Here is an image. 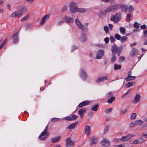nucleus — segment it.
Here are the masks:
<instances>
[{"label": "nucleus", "instance_id": "nucleus-63", "mask_svg": "<svg viewBox=\"0 0 147 147\" xmlns=\"http://www.w3.org/2000/svg\"><path fill=\"white\" fill-rule=\"evenodd\" d=\"M7 39L6 38L4 40H3L2 43H1L3 45H5V44H6L7 41Z\"/></svg>", "mask_w": 147, "mask_h": 147}, {"label": "nucleus", "instance_id": "nucleus-52", "mask_svg": "<svg viewBox=\"0 0 147 147\" xmlns=\"http://www.w3.org/2000/svg\"><path fill=\"white\" fill-rule=\"evenodd\" d=\"M67 7L66 6H64L62 8V10L61 11V12H65L67 9Z\"/></svg>", "mask_w": 147, "mask_h": 147}, {"label": "nucleus", "instance_id": "nucleus-48", "mask_svg": "<svg viewBox=\"0 0 147 147\" xmlns=\"http://www.w3.org/2000/svg\"><path fill=\"white\" fill-rule=\"evenodd\" d=\"M104 29L106 33H107L109 32V28L107 26H105L104 27Z\"/></svg>", "mask_w": 147, "mask_h": 147}, {"label": "nucleus", "instance_id": "nucleus-53", "mask_svg": "<svg viewBox=\"0 0 147 147\" xmlns=\"http://www.w3.org/2000/svg\"><path fill=\"white\" fill-rule=\"evenodd\" d=\"M129 9L130 12L134 11L135 9L131 5H130L129 7Z\"/></svg>", "mask_w": 147, "mask_h": 147}, {"label": "nucleus", "instance_id": "nucleus-45", "mask_svg": "<svg viewBox=\"0 0 147 147\" xmlns=\"http://www.w3.org/2000/svg\"><path fill=\"white\" fill-rule=\"evenodd\" d=\"M134 27L136 28H138L140 26V24L136 22H135L134 24Z\"/></svg>", "mask_w": 147, "mask_h": 147}, {"label": "nucleus", "instance_id": "nucleus-54", "mask_svg": "<svg viewBox=\"0 0 147 147\" xmlns=\"http://www.w3.org/2000/svg\"><path fill=\"white\" fill-rule=\"evenodd\" d=\"M120 140H119L118 138H115L113 139V142L114 143H116V142L117 143V142H119Z\"/></svg>", "mask_w": 147, "mask_h": 147}, {"label": "nucleus", "instance_id": "nucleus-22", "mask_svg": "<svg viewBox=\"0 0 147 147\" xmlns=\"http://www.w3.org/2000/svg\"><path fill=\"white\" fill-rule=\"evenodd\" d=\"M120 8L123 12H126L127 11L126 9L128 8L127 6L124 5H120Z\"/></svg>", "mask_w": 147, "mask_h": 147}, {"label": "nucleus", "instance_id": "nucleus-37", "mask_svg": "<svg viewBox=\"0 0 147 147\" xmlns=\"http://www.w3.org/2000/svg\"><path fill=\"white\" fill-rule=\"evenodd\" d=\"M30 16V14H28L26 15L25 17H23L21 20V21L22 22H23L25 20H27L29 17Z\"/></svg>", "mask_w": 147, "mask_h": 147}, {"label": "nucleus", "instance_id": "nucleus-3", "mask_svg": "<svg viewBox=\"0 0 147 147\" xmlns=\"http://www.w3.org/2000/svg\"><path fill=\"white\" fill-rule=\"evenodd\" d=\"M80 76L82 79L85 80L87 78V75L85 71L83 69H81L80 70Z\"/></svg>", "mask_w": 147, "mask_h": 147}, {"label": "nucleus", "instance_id": "nucleus-44", "mask_svg": "<svg viewBox=\"0 0 147 147\" xmlns=\"http://www.w3.org/2000/svg\"><path fill=\"white\" fill-rule=\"evenodd\" d=\"M115 38L118 40H120L121 36L118 34H116L115 35Z\"/></svg>", "mask_w": 147, "mask_h": 147}, {"label": "nucleus", "instance_id": "nucleus-6", "mask_svg": "<svg viewBox=\"0 0 147 147\" xmlns=\"http://www.w3.org/2000/svg\"><path fill=\"white\" fill-rule=\"evenodd\" d=\"M66 145L68 147L73 146L74 144V142L72 141L70 138L67 139L66 140Z\"/></svg>", "mask_w": 147, "mask_h": 147}, {"label": "nucleus", "instance_id": "nucleus-33", "mask_svg": "<svg viewBox=\"0 0 147 147\" xmlns=\"http://www.w3.org/2000/svg\"><path fill=\"white\" fill-rule=\"evenodd\" d=\"M115 99V96H111V98H109L107 100V102L109 104L111 103L112 102L114 101Z\"/></svg>", "mask_w": 147, "mask_h": 147}, {"label": "nucleus", "instance_id": "nucleus-41", "mask_svg": "<svg viewBox=\"0 0 147 147\" xmlns=\"http://www.w3.org/2000/svg\"><path fill=\"white\" fill-rule=\"evenodd\" d=\"M86 11V9H85L83 8V9H80L78 8V12L80 13H84Z\"/></svg>", "mask_w": 147, "mask_h": 147}, {"label": "nucleus", "instance_id": "nucleus-25", "mask_svg": "<svg viewBox=\"0 0 147 147\" xmlns=\"http://www.w3.org/2000/svg\"><path fill=\"white\" fill-rule=\"evenodd\" d=\"M78 8L77 7L70 8V11L71 13H74L78 11Z\"/></svg>", "mask_w": 147, "mask_h": 147}, {"label": "nucleus", "instance_id": "nucleus-40", "mask_svg": "<svg viewBox=\"0 0 147 147\" xmlns=\"http://www.w3.org/2000/svg\"><path fill=\"white\" fill-rule=\"evenodd\" d=\"M127 36H124L121 37L120 39L121 42H124L127 40Z\"/></svg>", "mask_w": 147, "mask_h": 147}, {"label": "nucleus", "instance_id": "nucleus-56", "mask_svg": "<svg viewBox=\"0 0 147 147\" xmlns=\"http://www.w3.org/2000/svg\"><path fill=\"white\" fill-rule=\"evenodd\" d=\"M146 26L145 24L142 25L140 26V28L141 29H146Z\"/></svg>", "mask_w": 147, "mask_h": 147}, {"label": "nucleus", "instance_id": "nucleus-26", "mask_svg": "<svg viewBox=\"0 0 147 147\" xmlns=\"http://www.w3.org/2000/svg\"><path fill=\"white\" fill-rule=\"evenodd\" d=\"M112 10H116L120 8V4H115L111 5Z\"/></svg>", "mask_w": 147, "mask_h": 147}, {"label": "nucleus", "instance_id": "nucleus-50", "mask_svg": "<svg viewBox=\"0 0 147 147\" xmlns=\"http://www.w3.org/2000/svg\"><path fill=\"white\" fill-rule=\"evenodd\" d=\"M109 126H106L104 130V134H105L109 130Z\"/></svg>", "mask_w": 147, "mask_h": 147}, {"label": "nucleus", "instance_id": "nucleus-49", "mask_svg": "<svg viewBox=\"0 0 147 147\" xmlns=\"http://www.w3.org/2000/svg\"><path fill=\"white\" fill-rule=\"evenodd\" d=\"M136 114L135 113H133L132 115H131V118L132 119H134L136 118Z\"/></svg>", "mask_w": 147, "mask_h": 147}, {"label": "nucleus", "instance_id": "nucleus-4", "mask_svg": "<svg viewBox=\"0 0 147 147\" xmlns=\"http://www.w3.org/2000/svg\"><path fill=\"white\" fill-rule=\"evenodd\" d=\"M101 144L103 146L107 147L110 145V143L109 140L106 138L104 139L101 142Z\"/></svg>", "mask_w": 147, "mask_h": 147}, {"label": "nucleus", "instance_id": "nucleus-12", "mask_svg": "<svg viewBox=\"0 0 147 147\" xmlns=\"http://www.w3.org/2000/svg\"><path fill=\"white\" fill-rule=\"evenodd\" d=\"M131 136V134L127 135L126 136H123L120 139V140L122 141L125 142L128 140Z\"/></svg>", "mask_w": 147, "mask_h": 147}, {"label": "nucleus", "instance_id": "nucleus-21", "mask_svg": "<svg viewBox=\"0 0 147 147\" xmlns=\"http://www.w3.org/2000/svg\"><path fill=\"white\" fill-rule=\"evenodd\" d=\"M85 133L88 134V135L90 134L91 131L90 130V127L88 125H86L85 127Z\"/></svg>", "mask_w": 147, "mask_h": 147}, {"label": "nucleus", "instance_id": "nucleus-57", "mask_svg": "<svg viewBox=\"0 0 147 147\" xmlns=\"http://www.w3.org/2000/svg\"><path fill=\"white\" fill-rule=\"evenodd\" d=\"M125 60L124 57L122 56L119 57V60L120 61H123Z\"/></svg>", "mask_w": 147, "mask_h": 147}, {"label": "nucleus", "instance_id": "nucleus-23", "mask_svg": "<svg viewBox=\"0 0 147 147\" xmlns=\"http://www.w3.org/2000/svg\"><path fill=\"white\" fill-rule=\"evenodd\" d=\"M78 123V121H77L76 122L72 123L69 126L67 127V128L68 129H71L74 128L77 124Z\"/></svg>", "mask_w": 147, "mask_h": 147}, {"label": "nucleus", "instance_id": "nucleus-34", "mask_svg": "<svg viewBox=\"0 0 147 147\" xmlns=\"http://www.w3.org/2000/svg\"><path fill=\"white\" fill-rule=\"evenodd\" d=\"M112 57L111 59V62L113 63L114 62L116 59V57L115 56V54L113 53L112 54Z\"/></svg>", "mask_w": 147, "mask_h": 147}, {"label": "nucleus", "instance_id": "nucleus-55", "mask_svg": "<svg viewBox=\"0 0 147 147\" xmlns=\"http://www.w3.org/2000/svg\"><path fill=\"white\" fill-rule=\"evenodd\" d=\"M59 119L58 118H54L51 119V122H54L58 121Z\"/></svg>", "mask_w": 147, "mask_h": 147}, {"label": "nucleus", "instance_id": "nucleus-27", "mask_svg": "<svg viewBox=\"0 0 147 147\" xmlns=\"http://www.w3.org/2000/svg\"><path fill=\"white\" fill-rule=\"evenodd\" d=\"M136 77L135 76H128L125 79V80L127 81L134 80Z\"/></svg>", "mask_w": 147, "mask_h": 147}, {"label": "nucleus", "instance_id": "nucleus-10", "mask_svg": "<svg viewBox=\"0 0 147 147\" xmlns=\"http://www.w3.org/2000/svg\"><path fill=\"white\" fill-rule=\"evenodd\" d=\"M19 13L18 11H16L13 12V13L11 14V16L13 17H19L22 15L21 13Z\"/></svg>", "mask_w": 147, "mask_h": 147}, {"label": "nucleus", "instance_id": "nucleus-15", "mask_svg": "<svg viewBox=\"0 0 147 147\" xmlns=\"http://www.w3.org/2000/svg\"><path fill=\"white\" fill-rule=\"evenodd\" d=\"M79 39L83 42L86 41L87 39V37L86 34L84 32H82V35L80 37Z\"/></svg>", "mask_w": 147, "mask_h": 147}, {"label": "nucleus", "instance_id": "nucleus-38", "mask_svg": "<svg viewBox=\"0 0 147 147\" xmlns=\"http://www.w3.org/2000/svg\"><path fill=\"white\" fill-rule=\"evenodd\" d=\"M135 123V125H141L143 124V122L141 120H138L136 121Z\"/></svg>", "mask_w": 147, "mask_h": 147}, {"label": "nucleus", "instance_id": "nucleus-19", "mask_svg": "<svg viewBox=\"0 0 147 147\" xmlns=\"http://www.w3.org/2000/svg\"><path fill=\"white\" fill-rule=\"evenodd\" d=\"M108 79L107 77L104 76L101 78H98L96 81V82L97 83H99L100 82L104 81Z\"/></svg>", "mask_w": 147, "mask_h": 147}, {"label": "nucleus", "instance_id": "nucleus-39", "mask_svg": "<svg viewBox=\"0 0 147 147\" xmlns=\"http://www.w3.org/2000/svg\"><path fill=\"white\" fill-rule=\"evenodd\" d=\"M33 27V25L31 24H29L25 25V28L26 30H27L29 28H31Z\"/></svg>", "mask_w": 147, "mask_h": 147}, {"label": "nucleus", "instance_id": "nucleus-11", "mask_svg": "<svg viewBox=\"0 0 147 147\" xmlns=\"http://www.w3.org/2000/svg\"><path fill=\"white\" fill-rule=\"evenodd\" d=\"M90 102L88 100L84 101L79 104L78 106L79 108L85 106L89 105Z\"/></svg>", "mask_w": 147, "mask_h": 147}, {"label": "nucleus", "instance_id": "nucleus-1", "mask_svg": "<svg viewBox=\"0 0 147 147\" xmlns=\"http://www.w3.org/2000/svg\"><path fill=\"white\" fill-rule=\"evenodd\" d=\"M121 16L120 12H118L114 16H112L110 20L111 21H114V22H118L121 19Z\"/></svg>", "mask_w": 147, "mask_h": 147}, {"label": "nucleus", "instance_id": "nucleus-18", "mask_svg": "<svg viewBox=\"0 0 147 147\" xmlns=\"http://www.w3.org/2000/svg\"><path fill=\"white\" fill-rule=\"evenodd\" d=\"M13 43H17L18 41V33H16L13 36Z\"/></svg>", "mask_w": 147, "mask_h": 147}, {"label": "nucleus", "instance_id": "nucleus-13", "mask_svg": "<svg viewBox=\"0 0 147 147\" xmlns=\"http://www.w3.org/2000/svg\"><path fill=\"white\" fill-rule=\"evenodd\" d=\"M86 111V109L84 108L81 109L78 112V114L80 115L81 118H82L83 117L84 113H85Z\"/></svg>", "mask_w": 147, "mask_h": 147}, {"label": "nucleus", "instance_id": "nucleus-31", "mask_svg": "<svg viewBox=\"0 0 147 147\" xmlns=\"http://www.w3.org/2000/svg\"><path fill=\"white\" fill-rule=\"evenodd\" d=\"M135 83V82H129L126 84L125 86L127 88H129L134 85Z\"/></svg>", "mask_w": 147, "mask_h": 147}, {"label": "nucleus", "instance_id": "nucleus-64", "mask_svg": "<svg viewBox=\"0 0 147 147\" xmlns=\"http://www.w3.org/2000/svg\"><path fill=\"white\" fill-rule=\"evenodd\" d=\"M109 27L110 30H111L112 29V28H113V25L111 24H109Z\"/></svg>", "mask_w": 147, "mask_h": 147}, {"label": "nucleus", "instance_id": "nucleus-43", "mask_svg": "<svg viewBox=\"0 0 147 147\" xmlns=\"http://www.w3.org/2000/svg\"><path fill=\"white\" fill-rule=\"evenodd\" d=\"M113 110L112 108L107 109L105 110V112L107 114L109 113H110Z\"/></svg>", "mask_w": 147, "mask_h": 147}, {"label": "nucleus", "instance_id": "nucleus-59", "mask_svg": "<svg viewBox=\"0 0 147 147\" xmlns=\"http://www.w3.org/2000/svg\"><path fill=\"white\" fill-rule=\"evenodd\" d=\"M109 38L107 37L104 39V41L106 43H108L109 42Z\"/></svg>", "mask_w": 147, "mask_h": 147}, {"label": "nucleus", "instance_id": "nucleus-35", "mask_svg": "<svg viewBox=\"0 0 147 147\" xmlns=\"http://www.w3.org/2000/svg\"><path fill=\"white\" fill-rule=\"evenodd\" d=\"M121 67V66L120 65H118L117 64H114V69L115 70L120 69Z\"/></svg>", "mask_w": 147, "mask_h": 147}, {"label": "nucleus", "instance_id": "nucleus-8", "mask_svg": "<svg viewBox=\"0 0 147 147\" xmlns=\"http://www.w3.org/2000/svg\"><path fill=\"white\" fill-rule=\"evenodd\" d=\"M75 22L79 28L81 29L82 30H84L85 29L84 26L80 22L78 19H76L75 20Z\"/></svg>", "mask_w": 147, "mask_h": 147}, {"label": "nucleus", "instance_id": "nucleus-62", "mask_svg": "<svg viewBox=\"0 0 147 147\" xmlns=\"http://www.w3.org/2000/svg\"><path fill=\"white\" fill-rule=\"evenodd\" d=\"M144 140L142 138L140 139L139 140V143H140L143 142L144 141Z\"/></svg>", "mask_w": 147, "mask_h": 147}, {"label": "nucleus", "instance_id": "nucleus-30", "mask_svg": "<svg viewBox=\"0 0 147 147\" xmlns=\"http://www.w3.org/2000/svg\"><path fill=\"white\" fill-rule=\"evenodd\" d=\"M61 138L60 136H58L57 138H55L52 140V142L53 143H55L58 142Z\"/></svg>", "mask_w": 147, "mask_h": 147}, {"label": "nucleus", "instance_id": "nucleus-14", "mask_svg": "<svg viewBox=\"0 0 147 147\" xmlns=\"http://www.w3.org/2000/svg\"><path fill=\"white\" fill-rule=\"evenodd\" d=\"M138 53V51L136 49L133 48L130 53V55L131 57H133L137 54Z\"/></svg>", "mask_w": 147, "mask_h": 147}, {"label": "nucleus", "instance_id": "nucleus-32", "mask_svg": "<svg viewBox=\"0 0 147 147\" xmlns=\"http://www.w3.org/2000/svg\"><path fill=\"white\" fill-rule=\"evenodd\" d=\"M48 16H49L48 15H46L42 17L40 21V24L41 25L43 24L44 23L46 20V18Z\"/></svg>", "mask_w": 147, "mask_h": 147}, {"label": "nucleus", "instance_id": "nucleus-51", "mask_svg": "<svg viewBox=\"0 0 147 147\" xmlns=\"http://www.w3.org/2000/svg\"><path fill=\"white\" fill-rule=\"evenodd\" d=\"M127 110V109H123L121 110L120 113L121 114H123L125 113Z\"/></svg>", "mask_w": 147, "mask_h": 147}, {"label": "nucleus", "instance_id": "nucleus-29", "mask_svg": "<svg viewBox=\"0 0 147 147\" xmlns=\"http://www.w3.org/2000/svg\"><path fill=\"white\" fill-rule=\"evenodd\" d=\"M98 107L99 105L98 104L95 105H92L91 107V110L94 111H96L98 110Z\"/></svg>", "mask_w": 147, "mask_h": 147}, {"label": "nucleus", "instance_id": "nucleus-58", "mask_svg": "<svg viewBox=\"0 0 147 147\" xmlns=\"http://www.w3.org/2000/svg\"><path fill=\"white\" fill-rule=\"evenodd\" d=\"M135 125H136L135 123H134V122H132L130 123L129 126L131 127H134Z\"/></svg>", "mask_w": 147, "mask_h": 147}, {"label": "nucleus", "instance_id": "nucleus-7", "mask_svg": "<svg viewBox=\"0 0 147 147\" xmlns=\"http://www.w3.org/2000/svg\"><path fill=\"white\" fill-rule=\"evenodd\" d=\"M104 54V51L103 50H99L97 52L96 58L99 59L101 58Z\"/></svg>", "mask_w": 147, "mask_h": 147}, {"label": "nucleus", "instance_id": "nucleus-9", "mask_svg": "<svg viewBox=\"0 0 147 147\" xmlns=\"http://www.w3.org/2000/svg\"><path fill=\"white\" fill-rule=\"evenodd\" d=\"M78 117V116L75 115H73L71 117L68 116L65 117V119L67 121H71L75 120Z\"/></svg>", "mask_w": 147, "mask_h": 147}, {"label": "nucleus", "instance_id": "nucleus-60", "mask_svg": "<svg viewBox=\"0 0 147 147\" xmlns=\"http://www.w3.org/2000/svg\"><path fill=\"white\" fill-rule=\"evenodd\" d=\"M122 49H123V48L122 47L120 49H119V50L118 51H117V55L118 56H120V54H121V51H122Z\"/></svg>", "mask_w": 147, "mask_h": 147}, {"label": "nucleus", "instance_id": "nucleus-17", "mask_svg": "<svg viewBox=\"0 0 147 147\" xmlns=\"http://www.w3.org/2000/svg\"><path fill=\"white\" fill-rule=\"evenodd\" d=\"M64 20L65 22L67 23H71L74 22V19L73 18H69L67 16H65L64 17Z\"/></svg>", "mask_w": 147, "mask_h": 147}, {"label": "nucleus", "instance_id": "nucleus-2", "mask_svg": "<svg viewBox=\"0 0 147 147\" xmlns=\"http://www.w3.org/2000/svg\"><path fill=\"white\" fill-rule=\"evenodd\" d=\"M49 134L48 132L43 131L41 134L39 136V139L41 140H46L49 136Z\"/></svg>", "mask_w": 147, "mask_h": 147}, {"label": "nucleus", "instance_id": "nucleus-24", "mask_svg": "<svg viewBox=\"0 0 147 147\" xmlns=\"http://www.w3.org/2000/svg\"><path fill=\"white\" fill-rule=\"evenodd\" d=\"M140 96L139 94H137L135 96V99L134 101V103H137L140 100Z\"/></svg>", "mask_w": 147, "mask_h": 147}, {"label": "nucleus", "instance_id": "nucleus-28", "mask_svg": "<svg viewBox=\"0 0 147 147\" xmlns=\"http://www.w3.org/2000/svg\"><path fill=\"white\" fill-rule=\"evenodd\" d=\"M77 4L76 2H70L69 5V8L77 7Z\"/></svg>", "mask_w": 147, "mask_h": 147}, {"label": "nucleus", "instance_id": "nucleus-20", "mask_svg": "<svg viewBox=\"0 0 147 147\" xmlns=\"http://www.w3.org/2000/svg\"><path fill=\"white\" fill-rule=\"evenodd\" d=\"M98 141V137L95 136H93L91 138V145H92L93 144L96 143Z\"/></svg>", "mask_w": 147, "mask_h": 147}, {"label": "nucleus", "instance_id": "nucleus-5", "mask_svg": "<svg viewBox=\"0 0 147 147\" xmlns=\"http://www.w3.org/2000/svg\"><path fill=\"white\" fill-rule=\"evenodd\" d=\"M122 47H121L118 48L116 45L114 44L113 45L111 51L112 53H113L116 54L117 53V51L119 50V49H120Z\"/></svg>", "mask_w": 147, "mask_h": 147}, {"label": "nucleus", "instance_id": "nucleus-16", "mask_svg": "<svg viewBox=\"0 0 147 147\" xmlns=\"http://www.w3.org/2000/svg\"><path fill=\"white\" fill-rule=\"evenodd\" d=\"M20 13H21L22 15L24 12H27V8L24 6H21L19 7Z\"/></svg>", "mask_w": 147, "mask_h": 147}, {"label": "nucleus", "instance_id": "nucleus-42", "mask_svg": "<svg viewBox=\"0 0 147 147\" xmlns=\"http://www.w3.org/2000/svg\"><path fill=\"white\" fill-rule=\"evenodd\" d=\"M119 30L121 33L123 34L124 35L125 34V30L124 28L121 27H120V28Z\"/></svg>", "mask_w": 147, "mask_h": 147}, {"label": "nucleus", "instance_id": "nucleus-36", "mask_svg": "<svg viewBox=\"0 0 147 147\" xmlns=\"http://www.w3.org/2000/svg\"><path fill=\"white\" fill-rule=\"evenodd\" d=\"M112 10V9L111 6H110L105 10V12L106 13H109Z\"/></svg>", "mask_w": 147, "mask_h": 147}, {"label": "nucleus", "instance_id": "nucleus-47", "mask_svg": "<svg viewBox=\"0 0 147 147\" xmlns=\"http://www.w3.org/2000/svg\"><path fill=\"white\" fill-rule=\"evenodd\" d=\"M110 39L112 43H113L115 41V38L113 36H111L110 37Z\"/></svg>", "mask_w": 147, "mask_h": 147}, {"label": "nucleus", "instance_id": "nucleus-46", "mask_svg": "<svg viewBox=\"0 0 147 147\" xmlns=\"http://www.w3.org/2000/svg\"><path fill=\"white\" fill-rule=\"evenodd\" d=\"M131 16V15L130 14H128L127 16V18L126 19V20L127 21H130L131 19L130 18Z\"/></svg>", "mask_w": 147, "mask_h": 147}, {"label": "nucleus", "instance_id": "nucleus-61", "mask_svg": "<svg viewBox=\"0 0 147 147\" xmlns=\"http://www.w3.org/2000/svg\"><path fill=\"white\" fill-rule=\"evenodd\" d=\"M143 34L145 38H146L147 37V31L145 30L143 32Z\"/></svg>", "mask_w": 147, "mask_h": 147}]
</instances>
